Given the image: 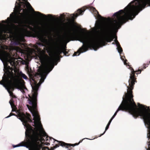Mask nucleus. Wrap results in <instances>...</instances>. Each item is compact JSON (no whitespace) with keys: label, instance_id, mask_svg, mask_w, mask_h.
Returning <instances> with one entry per match:
<instances>
[{"label":"nucleus","instance_id":"nucleus-1","mask_svg":"<svg viewBox=\"0 0 150 150\" xmlns=\"http://www.w3.org/2000/svg\"><path fill=\"white\" fill-rule=\"evenodd\" d=\"M147 4L150 5V0H133L129 3L123 10H120L115 13L113 16L115 18L111 20L105 21V18L101 16L95 8L92 7L90 9L96 15L97 19L99 23L97 24V29L94 28L96 35L94 36H86L84 35H77L76 31L74 28L72 33L70 30L68 33L64 35V41L67 43L69 39L75 36L77 40L83 43L77 52H75L72 57L79 56L80 54L85 52L88 49L96 51L99 48L105 46V41L110 42L113 40L108 39L114 32L117 33L121 25L128 20H133L135 16L146 7Z\"/></svg>","mask_w":150,"mask_h":150},{"label":"nucleus","instance_id":"nucleus-2","mask_svg":"<svg viewBox=\"0 0 150 150\" xmlns=\"http://www.w3.org/2000/svg\"><path fill=\"white\" fill-rule=\"evenodd\" d=\"M54 59L50 58L45 64L42 69L40 72V79L38 83H35L33 86L31 85L33 92L31 100H28V103L32 105L33 108V112L31 114L33 117L32 120L30 115L24 114L20 115L17 118L23 122L22 124L25 128H26L25 136L28 137L30 135L35 139L39 137H46L47 134L44 131L41 123L40 116L36 108L37 107V98L38 91L40 85L44 82L49 73L52 70L54 67Z\"/></svg>","mask_w":150,"mask_h":150},{"label":"nucleus","instance_id":"nucleus-3","mask_svg":"<svg viewBox=\"0 0 150 150\" xmlns=\"http://www.w3.org/2000/svg\"><path fill=\"white\" fill-rule=\"evenodd\" d=\"M12 33V29L8 25H2L0 23V33L11 34Z\"/></svg>","mask_w":150,"mask_h":150},{"label":"nucleus","instance_id":"nucleus-4","mask_svg":"<svg viewBox=\"0 0 150 150\" xmlns=\"http://www.w3.org/2000/svg\"><path fill=\"white\" fill-rule=\"evenodd\" d=\"M115 39L114 40V42L112 43V44L116 45V46L117 47L116 49L117 50L118 53L120 54V59L123 62L124 64L125 65H127L126 61H127V60L125 59V61L124 59L122 58V57H121V55H120L121 52H122V49L118 41L117 40H116V39H117V37H115Z\"/></svg>","mask_w":150,"mask_h":150},{"label":"nucleus","instance_id":"nucleus-5","mask_svg":"<svg viewBox=\"0 0 150 150\" xmlns=\"http://www.w3.org/2000/svg\"><path fill=\"white\" fill-rule=\"evenodd\" d=\"M35 12L36 13V15L37 16L41 17L44 19L46 20H54L56 21L57 19V18H56L55 16L52 17V15L50 14H47L46 15L43 14L41 13L38 11Z\"/></svg>","mask_w":150,"mask_h":150},{"label":"nucleus","instance_id":"nucleus-6","mask_svg":"<svg viewBox=\"0 0 150 150\" xmlns=\"http://www.w3.org/2000/svg\"><path fill=\"white\" fill-rule=\"evenodd\" d=\"M49 138L50 139V141H49L50 142V141H52V139L53 140V141H56L57 142H58V143H60V146H62V147H65V148H68V146H76V145H78L80 143H81V142H82V140L83 139H85V138H84L81 141H80L77 144L74 145V144H69L66 143H65V142H61L60 141H57V140H55L54 139H53V138H50V137H49ZM85 139H89V140H92V139H88V138H85Z\"/></svg>","mask_w":150,"mask_h":150},{"label":"nucleus","instance_id":"nucleus-7","mask_svg":"<svg viewBox=\"0 0 150 150\" xmlns=\"http://www.w3.org/2000/svg\"><path fill=\"white\" fill-rule=\"evenodd\" d=\"M85 9H83V10H82L81 9H78L77 10L78 13L75 14L73 13L72 14V16H71V17L72 19H75L79 15H82L84 12L85 11Z\"/></svg>","mask_w":150,"mask_h":150},{"label":"nucleus","instance_id":"nucleus-8","mask_svg":"<svg viewBox=\"0 0 150 150\" xmlns=\"http://www.w3.org/2000/svg\"><path fill=\"white\" fill-rule=\"evenodd\" d=\"M148 129V133L147 134V137L148 139V142H147L148 148H146V150H150V126H145Z\"/></svg>","mask_w":150,"mask_h":150},{"label":"nucleus","instance_id":"nucleus-9","mask_svg":"<svg viewBox=\"0 0 150 150\" xmlns=\"http://www.w3.org/2000/svg\"><path fill=\"white\" fill-rule=\"evenodd\" d=\"M115 117H114L113 116H112V117H111V118L110 119V120L108 122V124H107V125H106V127H105V131L102 134L100 135L99 136V137H101V136L105 134V133L106 131V130H107L108 129L109 126H110V123H111L112 120L114 119V118Z\"/></svg>","mask_w":150,"mask_h":150},{"label":"nucleus","instance_id":"nucleus-10","mask_svg":"<svg viewBox=\"0 0 150 150\" xmlns=\"http://www.w3.org/2000/svg\"><path fill=\"white\" fill-rule=\"evenodd\" d=\"M33 150H45V149L41 146L38 145L36 146Z\"/></svg>","mask_w":150,"mask_h":150},{"label":"nucleus","instance_id":"nucleus-11","mask_svg":"<svg viewBox=\"0 0 150 150\" xmlns=\"http://www.w3.org/2000/svg\"><path fill=\"white\" fill-rule=\"evenodd\" d=\"M20 73L22 77L25 80H27L28 79L27 76L24 74L21 71L20 72Z\"/></svg>","mask_w":150,"mask_h":150},{"label":"nucleus","instance_id":"nucleus-12","mask_svg":"<svg viewBox=\"0 0 150 150\" xmlns=\"http://www.w3.org/2000/svg\"><path fill=\"white\" fill-rule=\"evenodd\" d=\"M61 17H59L58 19L60 20H63L65 19V15L64 13L60 14Z\"/></svg>","mask_w":150,"mask_h":150},{"label":"nucleus","instance_id":"nucleus-13","mask_svg":"<svg viewBox=\"0 0 150 150\" xmlns=\"http://www.w3.org/2000/svg\"><path fill=\"white\" fill-rule=\"evenodd\" d=\"M1 85L3 86L5 88V89L7 90V91L9 93H10V89L8 88L7 86L3 83H1Z\"/></svg>","mask_w":150,"mask_h":150},{"label":"nucleus","instance_id":"nucleus-14","mask_svg":"<svg viewBox=\"0 0 150 150\" xmlns=\"http://www.w3.org/2000/svg\"><path fill=\"white\" fill-rule=\"evenodd\" d=\"M1 40H6V35L5 34L2 35L0 38Z\"/></svg>","mask_w":150,"mask_h":150},{"label":"nucleus","instance_id":"nucleus-15","mask_svg":"<svg viewBox=\"0 0 150 150\" xmlns=\"http://www.w3.org/2000/svg\"><path fill=\"white\" fill-rule=\"evenodd\" d=\"M21 143H19L17 144H16V145H13V148H16V147H20V146H21Z\"/></svg>","mask_w":150,"mask_h":150},{"label":"nucleus","instance_id":"nucleus-16","mask_svg":"<svg viewBox=\"0 0 150 150\" xmlns=\"http://www.w3.org/2000/svg\"><path fill=\"white\" fill-rule=\"evenodd\" d=\"M10 93L9 94V95L12 98H16V96L13 95V93H11L10 91Z\"/></svg>","mask_w":150,"mask_h":150},{"label":"nucleus","instance_id":"nucleus-17","mask_svg":"<svg viewBox=\"0 0 150 150\" xmlns=\"http://www.w3.org/2000/svg\"><path fill=\"white\" fill-rule=\"evenodd\" d=\"M14 101L13 100V99H11L9 101V103L11 106V108H12V105L11 103V102L13 103Z\"/></svg>","mask_w":150,"mask_h":150},{"label":"nucleus","instance_id":"nucleus-18","mask_svg":"<svg viewBox=\"0 0 150 150\" xmlns=\"http://www.w3.org/2000/svg\"><path fill=\"white\" fill-rule=\"evenodd\" d=\"M12 115L16 116V115L15 114H12L11 113H10L9 115L8 116H7L6 117H5V118H8L10 117H11V116H12Z\"/></svg>","mask_w":150,"mask_h":150},{"label":"nucleus","instance_id":"nucleus-19","mask_svg":"<svg viewBox=\"0 0 150 150\" xmlns=\"http://www.w3.org/2000/svg\"><path fill=\"white\" fill-rule=\"evenodd\" d=\"M149 65V64H148L147 65H146V64H143V68H142V70H143V69H145L146 67H148V65Z\"/></svg>","mask_w":150,"mask_h":150},{"label":"nucleus","instance_id":"nucleus-20","mask_svg":"<svg viewBox=\"0 0 150 150\" xmlns=\"http://www.w3.org/2000/svg\"><path fill=\"white\" fill-rule=\"evenodd\" d=\"M13 45H19V43L18 42H13Z\"/></svg>","mask_w":150,"mask_h":150},{"label":"nucleus","instance_id":"nucleus-21","mask_svg":"<svg viewBox=\"0 0 150 150\" xmlns=\"http://www.w3.org/2000/svg\"><path fill=\"white\" fill-rule=\"evenodd\" d=\"M63 48H62V49L59 50H58V53L59 54H61L62 53H62H63L64 54V52L62 51V50H63Z\"/></svg>","mask_w":150,"mask_h":150},{"label":"nucleus","instance_id":"nucleus-22","mask_svg":"<svg viewBox=\"0 0 150 150\" xmlns=\"http://www.w3.org/2000/svg\"><path fill=\"white\" fill-rule=\"evenodd\" d=\"M37 45L40 46L45 47V45L43 44H42L40 43H37Z\"/></svg>","mask_w":150,"mask_h":150},{"label":"nucleus","instance_id":"nucleus-23","mask_svg":"<svg viewBox=\"0 0 150 150\" xmlns=\"http://www.w3.org/2000/svg\"><path fill=\"white\" fill-rule=\"evenodd\" d=\"M21 146L25 147L27 148H28V147H29L28 146L25 145H21Z\"/></svg>","mask_w":150,"mask_h":150},{"label":"nucleus","instance_id":"nucleus-24","mask_svg":"<svg viewBox=\"0 0 150 150\" xmlns=\"http://www.w3.org/2000/svg\"><path fill=\"white\" fill-rule=\"evenodd\" d=\"M0 59L2 62V63H3V64H4V62L3 61V60H2V59L1 58V57H0Z\"/></svg>","mask_w":150,"mask_h":150},{"label":"nucleus","instance_id":"nucleus-25","mask_svg":"<svg viewBox=\"0 0 150 150\" xmlns=\"http://www.w3.org/2000/svg\"><path fill=\"white\" fill-rule=\"evenodd\" d=\"M2 22L3 23H5V21H2Z\"/></svg>","mask_w":150,"mask_h":150},{"label":"nucleus","instance_id":"nucleus-26","mask_svg":"<svg viewBox=\"0 0 150 150\" xmlns=\"http://www.w3.org/2000/svg\"><path fill=\"white\" fill-rule=\"evenodd\" d=\"M17 89H19V90H20V91H21V89H20L19 88H17Z\"/></svg>","mask_w":150,"mask_h":150},{"label":"nucleus","instance_id":"nucleus-27","mask_svg":"<svg viewBox=\"0 0 150 150\" xmlns=\"http://www.w3.org/2000/svg\"><path fill=\"white\" fill-rule=\"evenodd\" d=\"M28 150H30V148H29V147H28Z\"/></svg>","mask_w":150,"mask_h":150},{"label":"nucleus","instance_id":"nucleus-28","mask_svg":"<svg viewBox=\"0 0 150 150\" xmlns=\"http://www.w3.org/2000/svg\"><path fill=\"white\" fill-rule=\"evenodd\" d=\"M12 112H14V110H12Z\"/></svg>","mask_w":150,"mask_h":150},{"label":"nucleus","instance_id":"nucleus-29","mask_svg":"<svg viewBox=\"0 0 150 150\" xmlns=\"http://www.w3.org/2000/svg\"><path fill=\"white\" fill-rule=\"evenodd\" d=\"M96 23H95V25H96Z\"/></svg>","mask_w":150,"mask_h":150},{"label":"nucleus","instance_id":"nucleus-30","mask_svg":"<svg viewBox=\"0 0 150 150\" xmlns=\"http://www.w3.org/2000/svg\"><path fill=\"white\" fill-rule=\"evenodd\" d=\"M68 150H71L70 149H68Z\"/></svg>","mask_w":150,"mask_h":150},{"label":"nucleus","instance_id":"nucleus-31","mask_svg":"<svg viewBox=\"0 0 150 150\" xmlns=\"http://www.w3.org/2000/svg\"><path fill=\"white\" fill-rule=\"evenodd\" d=\"M1 83H1V82H0V84L1 85Z\"/></svg>","mask_w":150,"mask_h":150},{"label":"nucleus","instance_id":"nucleus-32","mask_svg":"<svg viewBox=\"0 0 150 150\" xmlns=\"http://www.w3.org/2000/svg\"><path fill=\"white\" fill-rule=\"evenodd\" d=\"M47 145H48V144H46Z\"/></svg>","mask_w":150,"mask_h":150},{"label":"nucleus","instance_id":"nucleus-33","mask_svg":"<svg viewBox=\"0 0 150 150\" xmlns=\"http://www.w3.org/2000/svg\"><path fill=\"white\" fill-rule=\"evenodd\" d=\"M15 8H14V10H15Z\"/></svg>","mask_w":150,"mask_h":150},{"label":"nucleus","instance_id":"nucleus-34","mask_svg":"<svg viewBox=\"0 0 150 150\" xmlns=\"http://www.w3.org/2000/svg\"><path fill=\"white\" fill-rule=\"evenodd\" d=\"M55 65H57V63H56Z\"/></svg>","mask_w":150,"mask_h":150},{"label":"nucleus","instance_id":"nucleus-35","mask_svg":"<svg viewBox=\"0 0 150 150\" xmlns=\"http://www.w3.org/2000/svg\"><path fill=\"white\" fill-rule=\"evenodd\" d=\"M149 63L150 64V61H149Z\"/></svg>","mask_w":150,"mask_h":150},{"label":"nucleus","instance_id":"nucleus-36","mask_svg":"<svg viewBox=\"0 0 150 150\" xmlns=\"http://www.w3.org/2000/svg\"><path fill=\"white\" fill-rule=\"evenodd\" d=\"M19 12H20V11Z\"/></svg>","mask_w":150,"mask_h":150}]
</instances>
